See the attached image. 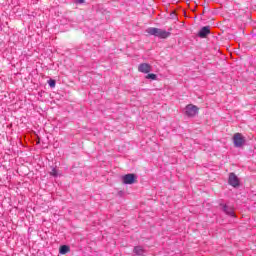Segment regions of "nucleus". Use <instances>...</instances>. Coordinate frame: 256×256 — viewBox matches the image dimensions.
Masks as SVG:
<instances>
[{"mask_svg":"<svg viewBox=\"0 0 256 256\" xmlns=\"http://www.w3.org/2000/svg\"><path fill=\"white\" fill-rule=\"evenodd\" d=\"M228 183L232 187H239V178L237 175H235V173H230Z\"/></svg>","mask_w":256,"mask_h":256,"instance_id":"nucleus-5","label":"nucleus"},{"mask_svg":"<svg viewBox=\"0 0 256 256\" xmlns=\"http://www.w3.org/2000/svg\"><path fill=\"white\" fill-rule=\"evenodd\" d=\"M171 15H172V17H175V13H172Z\"/></svg>","mask_w":256,"mask_h":256,"instance_id":"nucleus-14","label":"nucleus"},{"mask_svg":"<svg viewBox=\"0 0 256 256\" xmlns=\"http://www.w3.org/2000/svg\"><path fill=\"white\" fill-rule=\"evenodd\" d=\"M146 79H152V81H155V79H157V75H155V74H148L146 76Z\"/></svg>","mask_w":256,"mask_h":256,"instance_id":"nucleus-11","label":"nucleus"},{"mask_svg":"<svg viewBox=\"0 0 256 256\" xmlns=\"http://www.w3.org/2000/svg\"><path fill=\"white\" fill-rule=\"evenodd\" d=\"M233 143L235 147H243L245 145V138L241 133H235L233 136Z\"/></svg>","mask_w":256,"mask_h":256,"instance_id":"nucleus-3","label":"nucleus"},{"mask_svg":"<svg viewBox=\"0 0 256 256\" xmlns=\"http://www.w3.org/2000/svg\"><path fill=\"white\" fill-rule=\"evenodd\" d=\"M222 210L224 211V213H226V215H230V217H235V212L231 207L227 205H222Z\"/></svg>","mask_w":256,"mask_h":256,"instance_id":"nucleus-8","label":"nucleus"},{"mask_svg":"<svg viewBox=\"0 0 256 256\" xmlns=\"http://www.w3.org/2000/svg\"><path fill=\"white\" fill-rule=\"evenodd\" d=\"M134 253H136V255H143V253H145V251L143 250V247L141 246H136L134 248Z\"/></svg>","mask_w":256,"mask_h":256,"instance_id":"nucleus-10","label":"nucleus"},{"mask_svg":"<svg viewBox=\"0 0 256 256\" xmlns=\"http://www.w3.org/2000/svg\"><path fill=\"white\" fill-rule=\"evenodd\" d=\"M48 85L52 88L55 87V80H49Z\"/></svg>","mask_w":256,"mask_h":256,"instance_id":"nucleus-12","label":"nucleus"},{"mask_svg":"<svg viewBox=\"0 0 256 256\" xmlns=\"http://www.w3.org/2000/svg\"><path fill=\"white\" fill-rule=\"evenodd\" d=\"M70 251H71V248L67 245H63L59 249L60 255H67V253H70Z\"/></svg>","mask_w":256,"mask_h":256,"instance_id":"nucleus-9","label":"nucleus"},{"mask_svg":"<svg viewBox=\"0 0 256 256\" xmlns=\"http://www.w3.org/2000/svg\"><path fill=\"white\" fill-rule=\"evenodd\" d=\"M147 33L154 35V37H159V39H168V37H171V32L159 28H148Z\"/></svg>","mask_w":256,"mask_h":256,"instance_id":"nucleus-1","label":"nucleus"},{"mask_svg":"<svg viewBox=\"0 0 256 256\" xmlns=\"http://www.w3.org/2000/svg\"><path fill=\"white\" fill-rule=\"evenodd\" d=\"M184 112L187 117H195V115L199 113V107L193 104H188L185 107Z\"/></svg>","mask_w":256,"mask_h":256,"instance_id":"nucleus-2","label":"nucleus"},{"mask_svg":"<svg viewBox=\"0 0 256 256\" xmlns=\"http://www.w3.org/2000/svg\"><path fill=\"white\" fill-rule=\"evenodd\" d=\"M122 181L125 185H133V183H137V176L135 174H126L122 177Z\"/></svg>","mask_w":256,"mask_h":256,"instance_id":"nucleus-4","label":"nucleus"},{"mask_svg":"<svg viewBox=\"0 0 256 256\" xmlns=\"http://www.w3.org/2000/svg\"><path fill=\"white\" fill-rule=\"evenodd\" d=\"M138 71L140 73H151V66L148 63H142L138 66Z\"/></svg>","mask_w":256,"mask_h":256,"instance_id":"nucleus-7","label":"nucleus"},{"mask_svg":"<svg viewBox=\"0 0 256 256\" xmlns=\"http://www.w3.org/2000/svg\"><path fill=\"white\" fill-rule=\"evenodd\" d=\"M50 175H52V177H57V170L52 169V171L50 172Z\"/></svg>","mask_w":256,"mask_h":256,"instance_id":"nucleus-13","label":"nucleus"},{"mask_svg":"<svg viewBox=\"0 0 256 256\" xmlns=\"http://www.w3.org/2000/svg\"><path fill=\"white\" fill-rule=\"evenodd\" d=\"M211 33V28L209 26H204L201 28V30L198 33V37H201V39H205L207 35Z\"/></svg>","mask_w":256,"mask_h":256,"instance_id":"nucleus-6","label":"nucleus"}]
</instances>
